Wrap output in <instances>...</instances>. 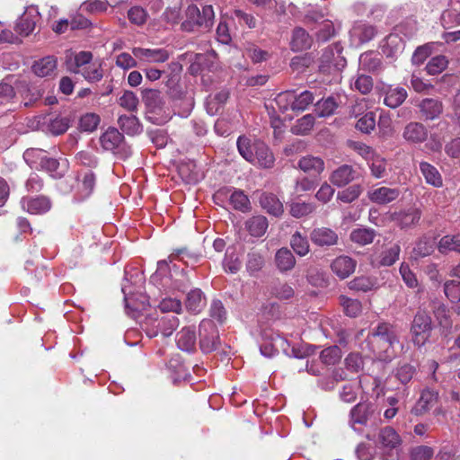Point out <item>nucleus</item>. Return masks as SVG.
<instances>
[{
	"label": "nucleus",
	"instance_id": "f257e3e1",
	"mask_svg": "<svg viewBox=\"0 0 460 460\" xmlns=\"http://www.w3.org/2000/svg\"><path fill=\"white\" fill-rule=\"evenodd\" d=\"M371 349L381 361H391L395 356V345L399 344L397 328L387 322H381L367 335Z\"/></svg>",
	"mask_w": 460,
	"mask_h": 460
},
{
	"label": "nucleus",
	"instance_id": "f03ea898",
	"mask_svg": "<svg viewBox=\"0 0 460 460\" xmlns=\"http://www.w3.org/2000/svg\"><path fill=\"white\" fill-rule=\"evenodd\" d=\"M260 350L261 355L266 358H272L280 350L287 356H292L294 358L304 357L298 349L290 346L287 339L273 331H265L262 333Z\"/></svg>",
	"mask_w": 460,
	"mask_h": 460
},
{
	"label": "nucleus",
	"instance_id": "7ed1b4c3",
	"mask_svg": "<svg viewBox=\"0 0 460 460\" xmlns=\"http://www.w3.org/2000/svg\"><path fill=\"white\" fill-rule=\"evenodd\" d=\"M70 122L71 120L68 117H53L49 114H41L34 116L31 119V129L58 136L67 131Z\"/></svg>",
	"mask_w": 460,
	"mask_h": 460
},
{
	"label": "nucleus",
	"instance_id": "20e7f679",
	"mask_svg": "<svg viewBox=\"0 0 460 460\" xmlns=\"http://www.w3.org/2000/svg\"><path fill=\"white\" fill-rule=\"evenodd\" d=\"M179 325V320L176 316H154L148 315L145 318L142 328L150 338L156 337L161 333L164 337L172 335Z\"/></svg>",
	"mask_w": 460,
	"mask_h": 460
},
{
	"label": "nucleus",
	"instance_id": "39448f33",
	"mask_svg": "<svg viewBox=\"0 0 460 460\" xmlns=\"http://www.w3.org/2000/svg\"><path fill=\"white\" fill-rule=\"evenodd\" d=\"M46 171L53 178H61L65 175L67 166L52 157H48L40 149L31 148V167Z\"/></svg>",
	"mask_w": 460,
	"mask_h": 460
},
{
	"label": "nucleus",
	"instance_id": "423d86ee",
	"mask_svg": "<svg viewBox=\"0 0 460 460\" xmlns=\"http://www.w3.org/2000/svg\"><path fill=\"white\" fill-rule=\"evenodd\" d=\"M431 329L430 316L424 311H419L411 328L412 342L418 347L423 346L430 336Z\"/></svg>",
	"mask_w": 460,
	"mask_h": 460
},
{
	"label": "nucleus",
	"instance_id": "0eeeda50",
	"mask_svg": "<svg viewBox=\"0 0 460 460\" xmlns=\"http://www.w3.org/2000/svg\"><path fill=\"white\" fill-rule=\"evenodd\" d=\"M219 344L218 331L211 320H202L199 323V347L204 353H210Z\"/></svg>",
	"mask_w": 460,
	"mask_h": 460
},
{
	"label": "nucleus",
	"instance_id": "6e6552de",
	"mask_svg": "<svg viewBox=\"0 0 460 460\" xmlns=\"http://www.w3.org/2000/svg\"><path fill=\"white\" fill-rule=\"evenodd\" d=\"M343 48L339 43H334L328 46L322 55L321 70H328L333 68L336 71H341L346 66L347 61L342 57Z\"/></svg>",
	"mask_w": 460,
	"mask_h": 460
},
{
	"label": "nucleus",
	"instance_id": "1a4fd4ad",
	"mask_svg": "<svg viewBox=\"0 0 460 460\" xmlns=\"http://www.w3.org/2000/svg\"><path fill=\"white\" fill-rule=\"evenodd\" d=\"M123 135L115 128H109L100 137V142L103 149L107 151L123 152L124 156L131 154L130 148L123 145Z\"/></svg>",
	"mask_w": 460,
	"mask_h": 460
},
{
	"label": "nucleus",
	"instance_id": "9d476101",
	"mask_svg": "<svg viewBox=\"0 0 460 460\" xmlns=\"http://www.w3.org/2000/svg\"><path fill=\"white\" fill-rule=\"evenodd\" d=\"M376 406L370 402H362L355 405L349 413L350 424L353 429L356 424L367 425L370 420L375 419Z\"/></svg>",
	"mask_w": 460,
	"mask_h": 460
},
{
	"label": "nucleus",
	"instance_id": "9b49d317",
	"mask_svg": "<svg viewBox=\"0 0 460 460\" xmlns=\"http://www.w3.org/2000/svg\"><path fill=\"white\" fill-rule=\"evenodd\" d=\"M132 54L140 64L164 63L169 58V53L164 49L135 47L132 49Z\"/></svg>",
	"mask_w": 460,
	"mask_h": 460
},
{
	"label": "nucleus",
	"instance_id": "f8f14e48",
	"mask_svg": "<svg viewBox=\"0 0 460 460\" xmlns=\"http://www.w3.org/2000/svg\"><path fill=\"white\" fill-rule=\"evenodd\" d=\"M421 217L419 208H410L408 209H401L390 214L389 217L396 226L402 229L410 228L416 226Z\"/></svg>",
	"mask_w": 460,
	"mask_h": 460
},
{
	"label": "nucleus",
	"instance_id": "ddd939ff",
	"mask_svg": "<svg viewBox=\"0 0 460 460\" xmlns=\"http://www.w3.org/2000/svg\"><path fill=\"white\" fill-rule=\"evenodd\" d=\"M253 150L252 160L249 161L251 164L261 168L273 167L275 157L266 144L260 141L254 142Z\"/></svg>",
	"mask_w": 460,
	"mask_h": 460
},
{
	"label": "nucleus",
	"instance_id": "4468645a",
	"mask_svg": "<svg viewBox=\"0 0 460 460\" xmlns=\"http://www.w3.org/2000/svg\"><path fill=\"white\" fill-rule=\"evenodd\" d=\"M356 267V260L347 255H340L331 263V270L332 273L341 279H345L353 274Z\"/></svg>",
	"mask_w": 460,
	"mask_h": 460
},
{
	"label": "nucleus",
	"instance_id": "2eb2a0df",
	"mask_svg": "<svg viewBox=\"0 0 460 460\" xmlns=\"http://www.w3.org/2000/svg\"><path fill=\"white\" fill-rule=\"evenodd\" d=\"M310 239L314 244L319 247H329L338 243V234L329 227H316L310 233Z\"/></svg>",
	"mask_w": 460,
	"mask_h": 460
},
{
	"label": "nucleus",
	"instance_id": "dca6fc26",
	"mask_svg": "<svg viewBox=\"0 0 460 460\" xmlns=\"http://www.w3.org/2000/svg\"><path fill=\"white\" fill-rule=\"evenodd\" d=\"M399 434L392 427L382 429L377 436L376 447L384 451H392L401 445Z\"/></svg>",
	"mask_w": 460,
	"mask_h": 460
},
{
	"label": "nucleus",
	"instance_id": "f3484780",
	"mask_svg": "<svg viewBox=\"0 0 460 460\" xmlns=\"http://www.w3.org/2000/svg\"><path fill=\"white\" fill-rule=\"evenodd\" d=\"M429 130L420 122H410L403 129V139L411 144H420L428 139Z\"/></svg>",
	"mask_w": 460,
	"mask_h": 460
},
{
	"label": "nucleus",
	"instance_id": "a211bd4d",
	"mask_svg": "<svg viewBox=\"0 0 460 460\" xmlns=\"http://www.w3.org/2000/svg\"><path fill=\"white\" fill-rule=\"evenodd\" d=\"M401 190L398 188L378 187L367 192L368 199L376 204L385 205L398 199Z\"/></svg>",
	"mask_w": 460,
	"mask_h": 460
},
{
	"label": "nucleus",
	"instance_id": "6ab92c4d",
	"mask_svg": "<svg viewBox=\"0 0 460 460\" xmlns=\"http://www.w3.org/2000/svg\"><path fill=\"white\" fill-rule=\"evenodd\" d=\"M438 400V393L433 389L426 388L416 402L412 411L415 415H423L433 408Z\"/></svg>",
	"mask_w": 460,
	"mask_h": 460
},
{
	"label": "nucleus",
	"instance_id": "aec40b11",
	"mask_svg": "<svg viewBox=\"0 0 460 460\" xmlns=\"http://www.w3.org/2000/svg\"><path fill=\"white\" fill-rule=\"evenodd\" d=\"M440 21L446 30L460 25V0L449 1L448 8L442 13Z\"/></svg>",
	"mask_w": 460,
	"mask_h": 460
},
{
	"label": "nucleus",
	"instance_id": "412c9836",
	"mask_svg": "<svg viewBox=\"0 0 460 460\" xmlns=\"http://www.w3.org/2000/svg\"><path fill=\"white\" fill-rule=\"evenodd\" d=\"M58 59L54 56H47L35 61L32 66L34 74L40 77L55 76L57 75Z\"/></svg>",
	"mask_w": 460,
	"mask_h": 460
},
{
	"label": "nucleus",
	"instance_id": "4be33fe9",
	"mask_svg": "<svg viewBox=\"0 0 460 460\" xmlns=\"http://www.w3.org/2000/svg\"><path fill=\"white\" fill-rule=\"evenodd\" d=\"M142 101L147 111L153 113L162 111L164 101L162 93L155 89H145L142 91Z\"/></svg>",
	"mask_w": 460,
	"mask_h": 460
},
{
	"label": "nucleus",
	"instance_id": "5701e85b",
	"mask_svg": "<svg viewBox=\"0 0 460 460\" xmlns=\"http://www.w3.org/2000/svg\"><path fill=\"white\" fill-rule=\"evenodd\" d=\"M204 22L201 21V13L197 5H189L186 10V19L182 22L181 30L188 32L196 31L202 28Z\"/></svg>",
	"mask_w": 460,
	"mask_h": 460
},
{
	"label": "nucleus",
	"instance_id": "b1692460",
	"mask_svg": "<svg viewBox=\"0 0 460 460\" xmlns=\"http://www.w3.org/2000/svg\"><path fill=\"white\" fill-rule=\"evenodd\" d=\"M261 207L274 217H280L284 212L282 202L273 193L263 192L259 198Z\"/></svg>",
	"mask_w": 460,
	"mask_h": 460
},
{
	"label": "nucleus",
	"instance_id": "393cba45",
	"mask_svg": "<svg viewBox=\"0 0 460 460\" xmlns=\"http://www.w3.org/2000/svg\"><path fill=\"white\" fill-rule=\"evenodd\" d=\"M313 38L301 27L293 30L290 40V48L294 52L306 50L311 48Z\"/></svg>",
	"mask_w": 460,
	"mask_h": 460
},
{
	"label": "nucleus",
	"instance_id": "a878e982",
	"mask_svg": "<svg viewBox=\"0 0 460 460\" xmlns=\"http://www.w3.org/2000/svg\"><path fill=\"white\" fill-rule=\"evenodd\" d=\"M355 174L356 172L352 166L343 164L332 172L329 180L333 185L343 187L355 179Z\"/></svg>",
	"mask_w": 460,
	"mask_h": 460
},
{
	"label": "nucleus",
	"instance_id": "bb28decb",
	"mask_svg": "<svg viewBox=\"0 0 460 460\" xmlns=\"http://www.w3.org/2000/svg\"><path fill=\"white\" fill-rule=\"evenodd\" d=\"M422 116L426 119H435L443 111V104L439 100L426 98L419 105Z\"/></svg>",
	"mask_w": 460,
	"mask_h": 460
},
{
	"label": "nucleus",
	"instance_id": "cd10ccee",
	"mask_svg": "<svg viewBox=\"0 0 460 460\" xmlns=\"http://www.w3.org/2000/svg\"><path fill=\"white\" fill-rule=\"evenodd\" d=\"M196 340L195 332L190 327L182 328L176 335V343L178 348L187 352L195 350Z\"/></svg>",
	"mask_w": 460,
	"mask_h": 460
},
{
	"label": "nucleus",
	"instance_id": "c85d7f7f",
	"mask_svg": "<svg viewBox=\"0 0 460 460\" xmlns=\"http://www.w3.org/2000/svg\"><path fill=\"white\" fill-rule=\"evenodd\" d=\"M298 167L310 175H319L324 170V162L320 157L306 155L298 161Z\"/></svg>",
	"mask_w": 460,
	"mask_h": 460
},
{
	"label": "nucleus",
	"instance_id": "c756f323",
	"mask_svg": "<svg viewBox=\"0 0 460 460\" xmlns=\"http://www.w3.org/2000/svg\"><path fill=\"white\" fill-rule=\"evenodd\" d=\"M206 305V297L203 292L195 288L187 294L185 306L187 310L194 314H199Z\"/></svg>",
	"mask_w": 460,
	"mask_h": 460
},
{
	"label": "nucleus",
	"instance_id": "7c9ffc66",
	"mask_svg": "<svg viewBox=\"0 0 460 460\" xmlns=\"http://www.w3.org/2000/svg\"><path fill=\"white\" fill-rule=\"evenodd\" d=\"M275 263L279 271L287 272L295 267L296 258L289 249L283 247L277 251Z\"/></svg>",
	"mask_w": 460,
	"mask_h": 460
},
{
	"label": "nucleus",
	"instance_id": "2f4dec72",
	"mask_svg": "<svg viewBox=\"0 0 460 460\" xmlns=\"http://www.w3.org/2000/svg\"><path fill=\"white\" fill-rule=\"evenodd\" d=\"M420 171L426 182L435 188L443 186V179L438 170L428 162L420 163Z\"/></svg>",
	"mask_w": 460,
	"mask_h": 460
},
{
	"label": "nucleus",
	"instance_id": "473e14b6",
	"mask_svg": "<svg viewBox=\"0 0 460 460\" xmlns=\"http://www.w3.org/2000/svg\"><path fill=\"white\" fill-rule=\"evenodd\" d=\"M95 174L90 171H84L78 175V191L83 199L87 198L93 192L95 186Z\"/></svg>",
	"mask_w": 460,
	"mask_h": 460
},
{
	"label": "nucleus",
	"instance_id": "72a5a7b5",
	"mask_svg": "<svg viewBox=\"0 0 460 460\" xmlns=\"http://www.w3.org/2000/svg\"><path fill=\"white\" fill-rule=\"evenodd\" d=\"M118 124L123 132L130 136L137 135L143 130L142 125L135 115L119 116Z\"/></svg>",
	"mask_w": 460,
	"mask_h": 460
},
{
	"label": "nucleus",
	"instance_id": "f704fd0d",
	"mask_svg": "<svg viewBox=\"0 0 460 460\" xmlns=\"http://www.w3.org/2000/svg\"><path fill=\"white\" fill-rule=\"evenodd\" d=\"M245 226L251 235L261 237L266 233L269 223L266 217L255 216L248 219Z\"/></svg>",
	"mask_w": 460,
	"mask_h": 460
},
{
	"label": "nucleus",
	"instance_id": "c9c22d12",
	"mask_svg": "<svg viewBox=\"0 0 460 460\" xmlns=\"http://www.w3.org/2000/svg\"><path fill=\"white\" fill-rule=\"evenodd\" d=\"M122 292L124 293L126 308L130 309L132 312L144 311L147 305H150L149 298L145 295H139L137 298L134 295L128 296L125 286L122 287Z\"/></svg>",
	"mask_w": 460,
	"mask_h": 460
},
{
	"label": "nucleus",
	"instance_id": "e433bc0d",
	"mask_svg": "<svg viewBox=\"0 0 460 460\" xmlns=\"http://www.w3.org/2000/svg\"><path fill=\"white\" fill-rule=\"evenodd\" d=\"M89 83H96L102 79L103 69L102 62L99 60L91 62L78 73Z\"/></svg>",
	"mask_w": 460,
	"mask_h": 460
},
{
	"label": "nucleus",
	"instance_id": "4c0bfd02",
	"mask_svg": "<svg viewBox=\"0 0 460 460\" xmlns=\"http://www.w3.org/2000/svg\"><path fill=\"white\" fill-rule=\"evenodd\" d=\"M290 246L300 257L307 255L310 252V244L306 235L296 231L290 238Z\"/></svg>",
	"mask_w": 460,
	"mask_h": 460
},
{
	"label": "nucleus",
	"instance_id": "58836bf2",
	"mask_svg": "<svg viewBox=\"0 0 460 460\" xmlns=\"http://www.w3.org/2000/svg\"><path fill=\"white\" fill-rule=\"evenodd\" d=\"M407 91L402 87H390L385 96V104L390 108L399 107L406 99Z\"/></svg>",
	"mask_w": 460,
	"mask_h": 460
},
{
	"label": "nucleus",
	"instance_id": "ea45409f",
	"mask_svg": "<svg viewBox=\"0 0 460 460\" xmlns=\"http://www.w3.org/2000/svg\"><path fill=\"white\" fill-rule=\"evenodd\" d=\"M438 250L441 253L456 252L460 253V235L447 234L443 236L438 243Z\"/></svg>",
	"mask_w": 460,
	"mask_h": 460
},
{
	"label": "nucleus",
	"instance_id": "a19ab883",
	"mask_svg": "<svg viewBox=\"0 0 460 460\" xmlns=\"http://www.w3.org/2000/svg\"><path fill=\"white\" fill-rule=\"evenodd\" d=\"M351 290L367 292L376 287V279L367 276H359L348 283Z\"/></svg>",
	"mask_w": 460,
	"mask_h": 460
},
{
	"label": "nucleus",
	"instance_id": "79ce46f5",
	"mask_svg": "<svg viewBox=\"0 0 460 460\" xmlns=\"http://www.w3.org/2000/svg\"><path fill=\"white\" fill-rule=\"evenodd\" d=\"M351 37L357 38L360 43L369 41L376 35V29L372 25L356 24L350 31Z\"/></svg>",
	"mask_w": 460,
	"mask_h": 460
},
{
	"label": "nucleus",
	"instance_id": "37998d69",
	"mask_svg": "<svg viewBox=\"0 0 460 460\" xmlns=\"http://www.w3.org/2000/svg\"><path fill=\"white\" fill-rule=\"evenodd\" d=\"M401 252L400 245L394 243L391 246L385 248L381 252L379 255V265L380 266H392L399 259Z\"/></svg>",
	"mask_w": 460,
	"mask_h": 460
},
{
	"label": "nucleus",
	"instance_id": "c03bdc74",
	"mask_svg": "<svg viewBox=\"0 0 460 460\" xmlns=\"http://www.w3.org/2000/svg\"><path fill=\"white\" fill-rule=\"evenodd\" d=\"M314 102V95L309 91H304L299 94L292 92V111H303Z\"/></svg>",
	"mask_w": 460,
	"mask_h": 460
},
{
	"label": "nucleus",
	"instance_id": "a18cd8bd",
	"mask_svg": "<svg viewBox=\"0 0 460 460\" xmlns=\"http://www.w3.org/2000/svg\"><path fill=\"white\" fill-rule=\"evenodd\" d=\"M375 231L369 228H357L351 231L350 239L360 245L371 243L375 238Z\"/></svg>",
	"mask_w": 460,
	"mask_h": 460
},
{
	"label": "nucleus",
	"instance_id": "49530a36",
	"mask_svg": "<svg viewBox=\"0 0 460 460\" xmlns=\"http://www.w3.org/2000/svg\"><path fill=\"white\" fill-rule=\"evenodd\" d=\"M448 65V60L444 55H438L431 58L426 65V71L429 75H435L442 73Z\"/></svg>",
	"mask_w": 460,
	"mask_h": 460
},
{
	"label": "nucleus",
	"instance_id": "de8ad7c7",
	"mask_svg": "<svg viewBox=\"0 0 460 460\" xmlns=\"http://www.w3.org/2000/svg\"><path fill=\"white\" fill-rule=\"evenodd\" d=\"M368 166L371 171V174L376 178L380 179L386 175V160L380 156L379 155H376L372 159L368 162Z\"/></svg>",
	"mask_w": 460,
	"mask_h": 460
},
{
	"label": "nucleus",
	"instance_id": "09e8293b",
	"mask_svg": "<svg viewBox=\"0 0 460 460\" xmlns=\"http://www.w3.org/2000/svg\"><path fill=\"white\" fill-rule=\"evenodd\" d=\"M314 125V117L311 114H306L296 120V124L292 127L291 131L295 135H306L311 131Z\"/></svg>",
	"mask_w": 460,
	"mask_h": 460
},
{
	"label": "nucleus",
	"instance_id": "8fccbe9b",
	"mask_svg": "<svg viewBox=\"0 0 460 460\" xmlns=\"http://www.w3.org/2000/svg\"><path fill=\"white\" fill-rule=\"evenodd\" d=\"M51 208V201L49 197L39 195L31 197V214H43Z\"/></svg>",
	"mask_w": 460,
	"mask_h": 460
},
{
	"label": "nucleus",
	"instance_id": "3c124183",
	"mask_svg": "<svg viewBox=\"0 0 460 460\" xmlns=\"http://www.w3.org/2000/svg\"><path fill=\"white\" fill-rule=\"evenodd\" d=\"M264 266L263 256L257 252H251L247 254L246 270L250 275H254Z\"/></svg>",
	"mask_w": 460,
	"mask_h": 460
},
{
	"label": "nucleus",
	"instance_id": "603ef678",
	"mask_svg": "<svg viewBox=\"0 0 460 460\" xmlns=\"http://www.w3.org/2000/svg\"><path fill=\"white\" fill-rule=\"evenodd\" d=\"M93 62V54L90 51H80L74 58V65H71L69 71L78 74L82 68Z\"/></svg>",
	"mask_w": 460,
	"mask_h": 460
},
{
	"label": "nucleus",
	"instance_id": "864d4df0",
	"mask_svg": "<svg viewBox=\"0 0 460 460\" xmlns=\"http://www.w3.org/2000/svg\"><path fill=\"white\" fill-rule=\"evenodd\" d=\"M234 209L245 212L250 209V200L243 190H234L229 198Z\"/></svg>",
	"mask_w": 460,
	"mask_h": 460
},
{
	"label": "nucleus",
	"instance_id": "5fc2aeb1",
	"mask_svg": "<svg viewBox=\"0 0 460 460\" xmlns=\"http://www.w3.org/2000/svg\"><path fill=\"white\" fill-rule=\"evenodd\" d=\"M320 358L325 365H335L341 358V350L338 346H331L321 351Z\"/></svg>",
	"mask_w": 460,
	"mask_h": 460
},
{
	"label": "nucleus",
	"instance_id": "6e6d98bb",
	"mask_svg": "<svg viewBox=\"0 0 460 460\" xmlns=\"http://www.w3.org/2000/svg\"><path fill=\"white\" fill-rule=\"evenodd\" d=\"M101 118L98 114L89 112L83 115L79 121V128L83 131L93 132L99 126Z\"/></svg>",
	"mask_w": 460,
	"mask_h": 460
},
{
	"label": "nucleus",
	"instance_id": "4d7b16f0",
	"mask_svg": "<svg viewBox=\"0 0 460 460\" xmlns=\"http://www.w3.org/2000/svg\"><path fill=\"white\" fill-rule=\"evenodd\" d=\"M340 301L348 316L356 317L360 314L362 306L358 300L341 296Z\"/></svg>",
	"mask_w": 460,
	"mask_h": 460
},
{
	"label": "nucleus",
	"instance_id": "13d9d810",
	"mask_svg": "<svg viewBox=\"0 0 460 460\" xmlns=\"http://www.w3.org/2000/svg\"><path fill=\"white\" fill-rule=\"evenodd\" d=\"M356 128L362 133H370L376 128V114L373 111L367 112L357 121Z\"/></svg>",
	"mask_w": 460,
	"mask_h": 460
},
{
	"label": "nucleus",
	"instance_id": "bf43d9fd",
	"mask_svg": "<svg viewBox=\"0 0 460 460\" xmlns=\"http://www.w3.org/2000/svg\"><path fill=\"white\" fill-rule=\"evenodd\" d=\"M108 5L107 0H88L82 4L80 10L89 13H99L105 12Z\"/></svg>",
	"mask_w": 460,
	"mask_h": 460
},
{
	"label": "nucleus",
	"instance_id": "052dcab7",
	"mask_svg": "<svg viewBox=\"0 0 460 460\" xmlns=\"http://www.w3.org/2000/svg\"><path fill=\"white\" fill-rule=\"evenodd\" d=\"M315 210V206L312 203L295 202L290 205V214L296 218L307 216Z\"/></svg>",
	"mask_w": 460,
	"mask_h": 460
},
{
	"label": "nucleus",
	"instance_id": "680f3d73",
	"mask_svg": "<svg viewBox=\"0 0 460 460\" xmlns=\"http://www.w3.org/2000/svg\"><path fill=\"white\" fill-rule=\"evenodd\" d=\"M138 102L137 94L131 91H125L119 99V104L128 111H137Z\"/></svg>",
	"mask_w": 460,
	"mask_h": 460
},
{
	"label": "nucleus",
	"instance_id": "e2e57ef3",
	"mask_svg": "<svg viewBox=\"0 0 460 460\" xmlns=\"http://www.w3.org/2000/svg\"><path fill=\"white\" fill-rule=\"evenodd\" d=\"M362 192V188L358 184H354L349 188L338 192V199L345 203H350L356 200Z\"/></svg>",
	"mask_w": 460,
	"mask_h": 460
},
{
	"label": "nucleus",
	"instance_id": "0e129e2a",
	"mask_svg": "<svg viewBox=\"0 0 460 460\" xmlns=\"http://www.w3.org/2000/svg\"><path fill=\"white\" fill-rule=\"evenodd\" d=\"M352 89L358 91L362 94H367L373 89V79L369 75H358L352 84Z\"/></svg>",
	"mask_w": 460,
	"mask_h": 460
},
{
	"label": "nucleus",
	"instance_id": "69168bd1",
	"mask_svg": "<svg viewBox=\"0 0 460 460\" xmlns=\"http://www.w3.org/2000/svg\"><path fill=\"white\" fill-rule=\"evenodd\" d=\"M148 14L146 11L140 6H133L128 12V18L131 23L141 26L147 20Z\"/></svg>",
	"mask_w": 460,
	"mask_h": 460
},
{
	"label": "nucleus",
	"instance_id": "338daca9",
	"mask_svg": "<svg viewBox=\"0 0 460 460\" xmlns=\"http://www.w3.org/2000/svg\"><path fill=\"white\" fill-rule=\"evenodd\" d=\"M444 292L447 297L452 302L460 301V282L456 280H447L444 284Z\"/></svg>",
	"mask_w": 460,
	"mask_h": 460
},
{
	"label": "nucleus",
	"instance_id": "774afa93",
	"mask_svg": "<svg viewBox=\"0 0 460 460\" xmlns=\"http://www.w3.org/2000/svg\"><path fill=\"white\" fill-rule=\"evenodd\" d=\"M337 108V103L333 98L318 102L316 103L315 111L319 117H327L332 115Z\"/></svg>",
	"mask_w": 460,
	"mask_h": 460
}]
</instances>
